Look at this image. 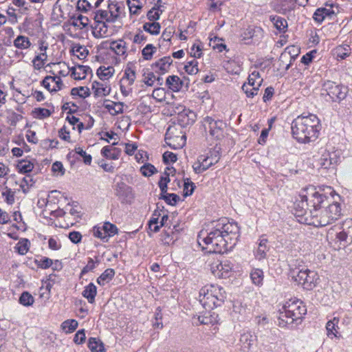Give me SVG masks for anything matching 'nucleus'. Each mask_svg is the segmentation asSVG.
<instances>
[{
    "label": "nucleus",
    "instance_id": "nucleus-1",
    "mask_svg": "<svg viewBox=\"0 0 352 352\" xmlns=\"http://www.w3.org/2000/svg\"><path fill=\"white\" fill-rule=\"evenodd\" d=\"M322 192L311 195L310 203L315 210V227H324L334 223L342 216V209L339 201L341 197L331 186H325Z\"/></svg>",
    "mask_w": 352,
    "mask_h": 352
},
{
    "label": "nucleus",
    "instance_id": "nucleus-2",
    "mask_svg": "<svg viewBox=\"0 0 352 352\" xmlns=\"http://www.w3.org/2000/svg\"><path fill=\"white\" fill-rule=\"evenodd\" d=\"M292 133L298 142L307 143L316 139L320 130V120L314 114L298 116L292 123Z\"/></svg>",
    "mask_w": 352,
    "mask_h": 352
},
{
    "label": "nucleus",
    "instance_id": "nucleus-3",
    "mask_svg": "<svg viewBox=\"0 0 352 352\" xmlns=\"http://www.w3.org/2000/svg\"><path fill=\"white\" fill-rule=\"evenodd\" d=\"M306 194H300V200H296L294 203V209L295 216L299 217L298 221L310 226H316L315 220L317 216L316 210L313 208L310 203L311 195L318 192L314 186H309L302 189Z\"/></svg>",
    "mask_w": 352,
    "mask_h": 352
},
{
    "label": "nucleus",
    "instance_id": "nucleus-4",
    "mask_svg": "<svg viewBox=\"0 0 352 352\" xmlns=\"http://www.w3.org/2000/svg\"><path fill=\"white\" fill-rule=\"evenodd\" d=\"M322 95L329 96L332 102L340 103L346 98L349 89L342 84H336L333 81L326 80L322 85Z\"/></svg>",
    "mask_w": 352,
    "mask_h": 352
},
{
    "label": "nucleus",
    "instance_id": "nucleus-5",
    "mask_svg": "<svg viewBox=\"0 0 352 352\" xmlns=\"http://www.w3.org/2000/svg\"><path fill=\"white\" fill-rule=\"evenodd\" d=\"M114 195L122 204H131L134 199L135 195L133 188L124 182H118L113 186Z\"/></svg>",
    "mask_w": 352,
    "mask_h": 352
},
{
    "label": "nucleus",
    "instance_id": "nucleus-6",
    "mask_svg": "<svg viewBox=\"0 0 352 352\" xmlns=\"http://www.w3.org/2000/svg\"><path fill=\"white\" fill-rule=\"evenodd\" d=\"M340 230L337 232L336 239L340 246L345 248L352 243V219H346L344 221Z\"/></svg>",
    "mask_w": 352,
    "mask_h": 352
},
{
    "label": "nucleus",
    "instance_id": "nucleus-7",
    "mask_svg": "<svg viewBox=\"0 0 352 352\" xmlns=\"http://www.w3.org/2000/svg\"><path fill=\"white\" fill-rule=\"evenodd\" d=\"M287 304L289 313H290L292 316V320L289 322H297L298 320H302L303 316L307 314V308L302 301L297 299L292 301L291 303L287 302Z\"/></svg>",
    "mask_w": 352,
    "mask_h": 352
},
{
    "label": "nucleus",
    "instance_id": "nucleus-8",
    "mask_svg": "<svg viewBox=\"0 0 352 352\" xmlns=\"http://www.w3.org/2000/svg\"><path fill=\"white\" fill-rule=\"evenodd\" d=\"M217 226L220 228L222 234H231L234 239H239L240 228L236 222H230L227 218H221L217 221Z\"/></svg>",
    "mask_w": 352,
    "mask_h": 352
},
{
    "label": "nucleus",
    "instance_id": "nucleus-9",
    "mask_svg": "<svg viewBox=\"0 0 352 352\" xmlns=\"http://www.w3.org/2000/svg\"><path fill=\"white\" fill-rule=\"evenodd\" d=\"M263 30L259 27H248L241 34L242 41L246 45L258 43L263 36Z\"/></svg>",
    "mask_w": 352,
    "mask_h": 352
},
{
    "label": "nucleus",
    "instance_id": "nucleus-10",
    "mask_svg": "<svg viewBox=\"0 0 352 352\" xmlns=\"http://www.w3.org/2000/svg\"><path fill=\"white\" fill-rule=\"evenodd\" d=\"M172 126H169L165 134V142L166 144L172 149L177 150L183 148L186 143V135L185 134L182 136L170 135Z\"/></svg>",
    "mask_w": 352,
    "mask_h": 352
},
{
    "label": "nucleus",
    "instance_id": "nucleus-11",
    "mask_svg": "<svg viewBox=\"0 0 352 352\" xmlns=\"http://www.w3.org/2000/svg\"><path fill=\"white\" fill-rule=\"evenodd\" d=\"M241 352H250L257 344V337L254 333L246 332L240 338Z\"/></svg>",
    "mask_w": 352,
    "mask_h": 352
},
{
    "label": "nucleus",
    "instance_id": "nucleus-12",
    "mask_svg": "<svg viewBox=\"0 0 352 352\" xmlns=\"http://www.w3.org/2000/svg\"><path fill=\"white\" fill-rule=\"evenodd\" d=\"M226 244L227 242L224 240L223 234H221L219 238L213 241V242L210 244V248H206V250L208 249V250H207V253L209 254H222L230 250V248L226 247ZM205 250V248H203V250Z\"/></svg>",
    "mask_w": 352,
    "mask_h": 352
},
{
    "label": "nucleus",
    "instance_id": "nucleus-13",
    "mask_svg": "<svg viewBox=\"0 0 352 352\" xmlns=\"http://www.w3.org/2000/svg\"><path fill=\"white\" fill-rule=\"evenodd\" d=\"M216 295L210 294L202 288L199 292V302L206 310H210L215 308Z\"/></svg>",
    "mask_w": 352,
    "mask_h": 352
},
{
    "label": "nucleus",
    "instance_id": "nucleus-14",
    "mask_svg": "<svg viewBox=\"0 0 352 352\" xmlns=\"http://www.w3.org/2000/svg\"><path fill=\"white\" fill-rule=\"evenodd\" d=\"M221 148H219V150H213L212 152H211V157L217 158V160L214 162H210L208 164H201L200 163L196 162L192 165L193 170L195 173L199 174L201 173L206 170H207L209 168H210L214 164H217L220 157H221Z\"/></svg>",
    "mask_w": 352,
    "mask_h": 352
},
{
    "label": "nucleus",
    "instance_id": "nucleus-15",
    "mask_svg": "<svg viewBox=\"0 0 352 352\" xmlns=\"http://www.w3.org/2000/svg\"><path fill=\"white\" fill-rule=\"evenodd\" d=\"M226 126V124L220 120L212 122L209 128L210 135L217 140H221L224 136L223 132Z\"/></svg>",
    "mask_w": 352,
    "mask_h": 352
},
{
    "label": "nucleus",
    "instance_id": "nucleus-16",
    "mask_svg": "<svg viewBox=\"0 0 352 352\" xmlns=\"http://www.w3.org/2000/svg\"><path fill=\"white\" fill-rule=\"evenodd\" d=\"M307 268L300 269L298 267L292 269L289 272V276H291L293 281L297 283L298 285H301L303 287L305 280L307 277Z\"/></svg>",
    "mask_w": 352,
    "mask_h": 352
},
{
    "label": "nucleus",
    "instance_id": "nucleus-17",
    "mask_svg": "<svg viewBox=\"0 0 352 352\" xmlns=\"http://www.w3.org/2000/svg\"><path fill=\"white\" fill-rule=\"evenodd\" d=\"M231 267L229 264H223L222 262L216 265L213 263L211 266L212 274L220 278L228 276Z\"/></svg>",
    "mask_w": 352,
    "mask_h": 352
},
{
    "label": "nucleus",
    "instance_id": "nucleus-18",
    "mask_svg": "<svg viewBox=\"0 0 352 352\" xmlns=\"http://www.w3.org/2000/svg\"><path fill=\"white\" fill-rule=\"evenodd\" d=\"M166 85L173 92H179L184 86V80L177 76L171 75L167 77Z\"/></svg>",
    "mask_w": 352,
    "mask_h": 352
},
{
    "label": "nucleus",
    "instance_id": "nucleus-19",
    "mask_svg": "<svg viewBox=\"0 0 352 352\" xmlns=\"http://www.w3.org/2000/svg\"><path fill=\"white\" fill-rule=\"evenodd\" d=\"M319 276L317 272L313 270H307V277L305 280L303 288L306 290H312L318 284Z\"/></svg>",
    "mask_w": 352,
    "mask_h": 352
},
{
    "label": "nucleus",
    "instance_id": "nucleus-20",
    "mask_svg": "<svg viewBox=\"0 0 352 352\" xmlns=\"http://www.w3.org/2000/svg\"><path fill=\"white\" fill-rule=\"evenodd\" d=\"M267 243L268 240L265 238H263V236H261V238L259 239L258 248L254 253V256L256 259L261 261L266 258L267 252L270 250L269 246L267 245Z\"/></svg>",
    "mask_w": 352,
    "mask_h": 352
},
{
    "label": "nucleus",
    "instance_id": "nucleus-21",
    "mask_svg": "<svg viewBox=\"0 0 352 352\" xmlns=\"http://www.w3.org/2000/svg\"><path fill=\"white\" fill-rule=\"evenodd\" d=\"M91 89L94 91V96L98 98L100 96H107L111 92V87H104V84L97 80H94L91 85Z\"/></svg>",
    "mask_w": 352,
    "mask_h": 352
},
{
    "label": "nucleus",
    "instance_id": "nucleus-22",
    "mask_svg": "<svg viewBox=\"0 0 352 352\" xmlns=\"http://www.w3.org/2000/svg\"><path fill=\"white\" fill-rule=\"evenodd\" d=\"M101 155L107 160H116L119 158L121 149L118 148H111L109 146H104L101 150Z\"/></svg>",
    "mask_w": 352,
    "mask_h": 352
},
{
    "label": "nucleus",
    "instance_id": "nucleus-23",
    "mask_svg": "<svg viewBox=\"0 0 352 352\" xmlns=\"http://www.w3.org/2000/svg\"><path fill=\"white\" fill-rule=\"evenodd\" d=\"M280 2L281 6V9L286 11H291L294 10L296 7V4H298L300 6H305L309 0H277Z\"/></svg>",
    "mask_w": 352,
    "mask_h": 352
},
{
    "label": "nucleus",
    "instance_id": "nucleus-24",
    "mask_svg": "<svg viewBox=\"0 0 352 352\" xmlns=\"http://www.w3.org/2000/svg\"><path fill=\"white\" fill-rule=\"evenodd\" d=\"M96 294L97 287L93 283H90L85 286L82 292V296L87 298L89 303H94L95 302Z\"/></svg>",
    "mask_w": 352,
    "mask_h": 352
},
{
    "label": "nucleus",
    "instance_id": "nucleus-25",
    "mask_svg": "<svg viewBox=\"0 0 352 352\" xmlns=\"http://www.w3.org/2000/svg\"><path fill=\"white\" fill-rule=\"evenodd\" d=\"M34 167V164L27 159L18 160L16 165L18 173L21 174H27L32 172Z\"/></svg>",
    "mask_w": 352,
    "mask_h": 352
},
{
    "label": "nucleus",
    "instance_id": "nucleus-26",
    "mask_svg": "<svg viewBox=\"0 0 352 352\" xmlns=\"http://www.w3.org/2000/svg\"><path fill=\"white\" fill-rule=\"evenodd\" d=\"M87 346L91 352L106 351L104 343L98 338H89L88 339Z\"/></svg>",
    "mask_w": 352,
    "mask_h": 352
},
{
    "label": "nucleus",
    "instance_id": "nucleus-27",
    "mask_svg": "<svg viewBox=\"0 0 352 352\" xmlns=\"http://www.w3.org/2000/svg\"><path fill=\"white\" fill-rule=\"evenodd\" d=\"M287 305H285L282 311L280 310L279 312V316L278 317V325L280 327H286L287 324H292L294 322H289L292 320V316L290 313H289L288 307H287Z\"/></svg>",
    "mask_w": 352,
    "mask_h": 352
},
{
    "label": "nucleus",
    "instance_id": "nucleus-28",
    "mask_svg": "<svg viewBox=\"0 0 352 352\" xmlns=\"http://www.w3.org/2000/svg\"><path fill=\"white\" fill-rule=\"evenodd\" d=\"M212 223H215L214 226L212 228V230L208 233L207 236L203 239L204 243L208 245L219 238L220 235L223 234L220 228L217 226V221H212Z\"/></svg>",
    "mask_w": 352,
    "mask_h": 352
},
{
    "label": "nucleus",
    "instance_id": "nucleus-29",
    "mask_svg": "<svg viewBox=\"0 0 352 352\" xmlns=\"http://www.w3.org/2000/svg\"><path fill=\"white\" fill-rule=\"evenodd\" d=\"M109 49L117 55H124L126 53V42L123 39L113 41Z\"/></svg>",
    "mask_w": 352,
    "mask_h": 352
},
{
    "label": "nucleus",
    "instance_id": "nucleus-30",
    "mask_svg": "<svg viewBox=\"0 0 352 352\" xmlns=\"http://www.w3.org/2000/svg\"><path fill=\"white\" fill-rule=\"evenodd\" d=\"M270 21L273 22L275 28L280 33H285L287 29V21L278 16H271Z\"/></svg>",
    "mask_w": 352,
    "mask_h": 352
},
{
    "label": "nucleus",
    "instance_id": "nucleus-31",
    "mask_svg": "<svg viewBox=\"0 0 352 352\" xmlns=\"http://www.w3.org/2000/svg\"><path fill=\"white\" fill-rule=\"evenodd\" d=\"M115 69L113 67L100 66L96 71V74L101 80H105L111 77L114 74Z\"/></svg>",
    "mask_w": 352,
    "mask_h": 352
},
{
    "label": "nucleus",
    "instance_id": "nucleus-32",
    "mask_svg": "<svg viewBox=\"0 0 352 352\" xmlns=\"http://www.w3.org/2000/svg\"><path fill=\"white\" fill-rule=\"evenodd\" d=\"M142 28L151 35H158L160 33L161 25L158 22H146L144 23Z\"/></svg>",
    "mask_w": 352,
    "mask_h": 352
},
{
    "label": "nucleus",
    "instance_id": "nucleus-33",
    "mask_svg": "<svg viewBox=\"0 0 352 352\" xmlns=\"http://www.w3.org/2000/svg\"><path fill=\"white\" fill-rule=\"evenodd\" d=\"M14 45L18 49L25 50L31 46V42L28 37L19 35L14 41Z\"/></svg>",
    "mask_w": 352,
    "mask_h": 352
},
{
    "label": "nucleus",
    "instance_id": "nucleus-34",
    "mask_svg": "<svg viewBox=\"0 0 352 352\" xmlns=\"http://www.w3.org/2000/svg\"><path fill=\"white\" fill-rule=\"evenodd\" d=\"M78 322L74 319H68L61 324V328L66 333H71L78 328Z\"/></svg>",
    "mask_w": 352,
    "mask_h": 352
},
{
    "label": "nucleus",
    "instance_id": "nucleus-35",
    "mask_svg": "<svg viewBox=\"0 0 352 352\" xmlns=\"http://www.w3.org/2000/svg\"><path fill=\"white\" fill-rule=\"evenodd\" d=\"M102 230L104 231V235L107 236V239L114 236L118 232V229L116 226L109 221L104 223L103 226H102Z\"/></svg>",
    "mask_w": 352,
    "mask_h": 352
},
{
    "label": "nucleus",
    "instance_id": "nucleus-36",
    "mask_svg": "<svg viewBox=\"0 0 352 352\" xmlns=\"http://www.w3.org/2000/svg\"><path fill=\"white\" fill-rule=\"evenodd\" d=\"M195 188V184L190 180V178L184 179L183 196L184 197H187L192 195Z\"/></svg>",
    "mask_w": 352,
    "mask_h": 352
},
{
    "label": "nucleus",
    "instance_id": "nucleus-37",
    "mask_svg": "<svg viewBox=\"0 0 352 352\" xmlns=\"http://www.w3.org/2000/svg\"><path fill=\"white\" fill-rule=\"evenodd\" d=\"M32 114L34 118L43 120L50 117L52 115V111L47 109L37 107L32 110Z\"/></svg>",
    "mask_w": 352,
    "mask_h": 352
},
{
    "label": "nucleus",
    "instance_id": "nucleus-38",
    "mask_svg": "<svg viewBox=\"0 0 352 352\" xmlns=\"http://www.w3.org/2000/svg\"><path fill=\"white\" fill-rule=\"evenodd\" d=\"M34 302V297L29 292L27 291L23 292L19 298V302L25 307L32 305Z\"/></svg>",
    "mask_w": 352,
    "mask_h": 352
},
{
    "label": "nucleus",
    "instance_id": "nucleus-39",
    "mask_svg": "<svg viewBox=\"0 0 352 352\" xmlns=\"http://www.w3.org/2000/svg\"><path fill=\"white\" fill-rule=\"evenodd\" d=\"M151 69L160 76L163 75L168 72L167 65H166L162 58L153 63L151 65Z\"/></svg>",
    "mask_w": 352,
    "mask_h": 352
},
{
    "label": "nucleus",
    "instance_id": "nucleus-40",
    "mask_svg": "<svg viewBox=\"0 0 352 352\" xmlns=\"http://www.w3.org/2000/svg\"><path fill=\"white\" fill-rule=\"evenodd\" d=\"M159 199L164 200L168 205L175 206L181 200L178 195L175 193H169L166 195H160Z\"/></svg>",
    "mask_w": 352,
    "mask_h": 352
},
{
    "label": "nucleus",
    "instance_id": "nucleus-41",
    "mask_svg": "<svg viewBox=\"0 0 352 352\" xmlns=\"http://www.w3.org/2000/svg\"><path fill=\"white\" fill-rule=\"evenodd\" d=\"M157 48L153 44H147L142 50V55L144 60H150L152 59Z\"/></svg>",
    "mask_w": 352,
    "mask_h": 352
},
{
    "label": "nucleus",
    "instance_id": "nucleus-42",
    "mask_svg": "<svg viewBox=\"0 0 352 352\" xmlns=\"http://www.w3.org/2000/svg\"><path fill=\"white\" fill-rule=\"evenodd\" d=\"M30 241L28 239H22L16 244L15 249L20 255H25L29 250Z\"/></svg>",
    "mask_w": 352,
    "mask_h": 352
},
{
    "label": "nucleus",
    "instance_id": "nucleus-43",
    "mask_svg": "<svg viewBox=\"0 0 352 352\" xmlns=\"http://www.w3.org/2000/svg\"><path fill=\"white\" fill-rule=\"evenodd\" d=\"M34 263L38 267L46 270L52 265L53 261L48 257L43 256L39 260L35 259Z\"/></svg>",
    "mask_w": 352,
    "mask_h": 352
},
{
    "label": "nucleus",
    "instance_id": "nucleus-44",
    "mask_svg": "<svg viewBox=\"0 0 352 352\" xmlns=\"http://www.w3.org/2000/svg\"><path fill=\"white\" fill-rule=\"evenodd\" d=\"M338 322V319L334 318L333 320L327 322L326 325V329L327 331V336L329 337L330 336H333L335 337L337 336L338 331L336 329V327Z\"/></svg>",
    "mask_w": 352,
    "mask_h": 352
},
{
    "label": "nucleus",
    "instance_id": "nucleus-45",
    "mask_svg": "<svg viewBox=\"0 0 352 352\" xmlns=\"http://www.w3.org/2000/svg\"><path fill=\"white\" fill-rule=\"evenodd\" d=\"M140 172L142 175L145 177H150L157 173V170L153 164L146 163L140 168Z\"/></svg>",
    "mask_w": 352,
    "mask_h": 352
},
{
    "label": "nucleus",
    "instance_id": "nucleus-46",
    "mask_svg": "<svg viewBox=\"0 0 352 352\" xmlns=\"http://www.w3.org/2000/svg\"><path fill=\"white\" fill-rule=\"evenodd\" d=\"M250 277L255 285H260L263 280V272L260 269H256L251 272Z\"/></svg>",
    "mask_w": 352,
    "mask_h": 352
},
{
    "label": "nucleus",
    "instance_id": "nucleus-47",
    "mask_svg": "<svg viewBox=\"0 0 352 352\" xmlns=\"http://www.w3.org/2000/svg\"><path fill=\"white\" fill-rule=\"evenodd\" d=\"M177 160V154L170 152V151H166L162 155V162L164 164L168 165L170 163L173 164L176 162Z\"/></svg>",
    "mask_w": 352,
    "mask_h": 352
},
{
    "label": "nucleus",
    "instance_id": "nucleus-48",
    "mask_svg": "<svg viewBox=\"0 0 352 352\" xmlns=\"http://www.w3.org/2000/svg\"><path fill=\"white\" fill-rule=\"evenodd\" d=\"M323 157L320 159V168L321 169H329L331 167V165L336 164L337 162V159L329 157H327L324 155H322Z\"/></svg>",
    "mask_w": 352,
    "mask_h": 352
},
{
    "label": "nucleus",
    "instance_id": "nucleus-49",
    "mask_svg": "<svg viewBox=\"0 0 352 352\" xmlns=\"http://www.w3.org/2000/svg\"><path fill=\"white\" fill-rule=\"evenodd\" d=\"M131 63H129L125 70L124 78H126L129 80V85H132L135 79V72L131 67Z\"/></svg>",
    "mask_w": 352,
    "mask_h": 352
},
{
    "label": "nucleus",
    "instance_id": "nucleus-50",
    "mask_svg": "<svg viewBox=\"0 0 352 352\" xmlns=\"http://www.w3.org/2000/svg\"><path fill=\"white\" fill-rule=\"evenodd\" d=\"M75 153L80 155L82 158L83 162L86 165H90L92 160V157L91 155L87 154L82 148L76 147L74 149Z\"/></svg>",
    "mask_w": 352,
    "mask_h": 352
},
{
    "label": "nucleus",
    "instance_id": "nucleus-51",
    "mask_svg": "<svg viewBox=\"0 0 352 352\" xmlns=\"http://www.w3.org/2000/svg\"><path fill=\"white\" fill-rule=\"evenodd\" d=\"M74 52H79L80 55L83 56V58H80L79 56H77V57L80 59L85 58L89 53V50L85 47L81 45L79 43L75 44L72 47L71 52L74 53Z\"/></svg>",
    "mask_w": 352,
    "mask_h": 352
},
{
    "label": "nucleus",
    "instance_id": "nucleus-52",
    "mask_svg": "<svg viewBox=\"0 0 352 352\" xmlns=\"http://www.w3.org/2000/svg\"><path fill=\"white\" fill-rule=\"evenodd\" d=\"M92 8L91 4L87 0H78L76 3V10L86 13Z\"/></svg>",
    "mask_w": 352,
    "mask_h": 352
},
{
    "label": "nucleus",
    "instance_id": "nucleus-53",
    "mask_svg": "<svg viewBox=\"0 0 352 352\" xmlns=\"http://www.w3.org/2000/svg\"><path fill=\"white\" fill-rule=\"evenodd\" d=\"M86 336L84 329L78 330L74 335V342L76 344H82L85 342Z\"/></svg>",
    "mask_w": 352,
    "mask_h": 352
},
{
    "label": "nucleus",
    "instance_id": "nucleus-54",
    "mask_svg": "<svg viewBox=\"0 0 352 352\" xmlns=\"http://www.w3.org/2000/svg\"><path fill=\"white\" fill-rule=\"evenodd\" d=\"M115 276V270L112 268L105 270L100 276V279L103 281L109 282Z\"/></svg>",
    "mask_w": 352,
    "mask_h": 352
},
{
    "label": "nucleus",
    "instance_id": "nucleus-55",
    "mask_svg": "<svg viewBox=\"0 0 352 352\" xmlns=\"http://www.w3.org/2000/svg\"><path fill=\"white\" fill-rule=\"evenodd\" d=\"M175 31V30L173 26H168L163 31L161 38L165 41H170Z\"/></svg>",
    "mask_w": 352,
    "mask_h": 352
},
{
    "label": "nucleus",
    "instance_id": "nucleus-56",
    "mask_svg": "<svg viewBox=\"0 0 352 352\" xmlns=\"http://www.w3.org/2000/svg\"><path fill=\"white\" fill-rule=\"evenodd\" d=\"M161 311H162V309H161L160 307H158L156 309V311L155 313V321L153 322V324L155 328L162 329L163 327V324L161 322V320L162 319V314L161 313Z\"/></svg>",
    "mask_w": 352,
    "mask_h": 352
},
{
    "label": "nucleus",
    "instance_id": "nucleus-57",
    "mask_svg": "<svg viewBox=\"0 0 352 352\" xmlns=\"http://www.w3.org/2000/svg\"><path fill=\"white\" fill-rule=\"evenodd\" d=\"M6 188L7 190L2 192V195L6 197V202L9 205H12L14 202V192L10 188Z\"/></svg>",
    "mask_w": 352,
    "mask_h": 352
},
{
    "label": "nucleus",
    "instance_id": "nucleus-58",
    "mask_svg": "<svg viewBox=\"0 0 352 352\" xmlns=\"http://www.w3.org/2000/svg\"><path fill=\"white\" fill-rule=\"evenodd\" d=\"M76 67H77V68L80 69L82 72V73L84 74V76H82V77H80V76H74V79L76 80H80L85 79L86 75L87 74H89V73H91L92 74L91 69L90 68V67H89L87 65H82L77 64Z\"/></svg>",
    "mask_w": 352,
    "mask_h": 352
},
{
    "label": "nucleus",
    "instance_id": "nucleus-59",
    "mask_svg": "<svg viewBox=\"0 0 352 352\" xmlns=\"http://www.w3.org/2000/svg\"><path fill=\"white\" fill-rule=\"evenodd\" d=\"M68 237L69 240L74 244L80 243L82 240V234L78 231H72L69 233Z\"/></svg>",
    "mask_w": 352,
    "mask_h": 352
},
{
    "label": "nucleus",
    "instance_id": "nucleus-60",
    "mask_svg": "<svg viewBox=\"0 0 352 352\" xmlns=\"http://www.w3.org/2000/svg\"><path fill=\"white\" fill-rule=\"evenodd\" d=\"M158 220L159 219L157 217H152L148 222L149 229L154 232H157L160 231V226L157 224Z\"/></svg>",
    "mask_w": 352,
    "mask_h": 352
},
{
    "label": "nucleus",
    "instance_id": "nucleus-61",
    "mask_svg": "<svg viewBox=\"0 0 352 352\" xmlns=\"http://www.w3.org/2000/svg\"><path fill=\"white\" fill-rule=\"evenodd\" d=\"M162 237L164 244L169 245L171 241H175L168 228L167 230H164L162 232Z\"/></svg>",
    "mask_w": 352,
    "mask_h": 352
},
{
    "label": "nucleus",
    "instance_id": "nucleus-62",
    "mask_svg": "<svg viewBox=\"0 0 352 352\" xmlns=\"http://www.w3.org/2000/svg\"><path fill=\"white\" fill-rule=\"evenodd\" d=\"M190 56L192 57L199 58L202 56V48L199 45L194 44L190 48Z\"/></svg>",
    "mask_w": 352,
    "mask_h": 352
},
{
    "label": "nucleus",
    "instance_id": "nucleus-63",
    "mask_svg": "<svg viewBox=\"0 0 352 352\" xmlns=\"http://www.w3.org/2000/svg\"><path fill=\"white\" fill-rule=\"evenodd\" d=\"M58 143L57 140L45 139L42 141L41 144L45 148L52 149L56 148Z\"/></svg>",
    "mask_w": 352,
    "mask_h": 352
},
{
    "label": "nucleus",
    "instance_id": "nucleus-64",
    "mask_svg": "<svg viewBox=\"0 0 352 352\" xmlns=\"http://www.w3.org/2000/svg\"><path fill=\"white\" fill-rule=\"evenodd\" d=\"M165 96V90L164 88L158 87L153 90L152 96L153 98L159 101H162Z\"/></svg>",
    "mask_w": 352,
    "mask_h": 352
}]
</instances>
